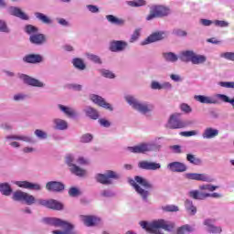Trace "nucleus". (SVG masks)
I'll use <instances>...</instances> for the list:
<instances>
[{
  "label": "nucleus",
  "instance_id": "33",
  "mask_svg": "<svg viewBox=\"0 0 234 234\" xmlns=\"http://www.w3.org/2000/svg\"><path fill=\"white\" fill-rule=\"evenodd\" d=\"M185 209L186 210L188 215H191V217L197 215V207L193 204V200L191 199H186Z\"/></svg>",
  "mask_w": 234,
  "mask_h": 234
},
{
  "label": "nucleus",
  "instance_id": "5",
  "mask_svg": "<svg viewBox=\"0 0 234 234\" xmlns=\"http://www.w3.org/2000/svg\"><path fill=\"white\" fill-rule=\"evenodd\" d=\"M124 99L130 107H132V109L137 111V112H141V114H147L148 112H152V111L154 110V105L147 101H140L133 95H127L124 97Z\"/></svg>",
  "mask_w": 234,
  "mask_h": 234
},
{
  "label": "nucleus",
  "instance_id": "12",
  "mask_svg": "<svg viewBox=\"0 0 234 234\" xmlns=\"http://www.w3.org/2000/svg\"><path fill=\"white\" fill-rule=\"evenodd\" d=\"M74 162H76V158H74V155L69 154L66 156V164L67 165H69V171L73 175H76V176H85V175H87V170L76 165Z\"/></svg>",
  "mask_w": 234,
  "mask_h": 234
},
{
  "label": "nucleus",
  "instance_id": "25",
  "mask_svg": "<svg viewBox=\"0 0 234 234\" xmlns=\"http://www.w3.org/2000/svg\"><path fill=\"white\" fill-rule=\"evenodd\" d=\"M220 134V131L214 127H207L204 129L202 133L203 140H213V138H217Z\"/></svg>",
  "mask_w": 234,
  "mask_h": 234
},
{
  "label": "nucleus",
  "instance_id": "4",
  "mask_svg": "<svg viewBox=\"0 0 234 234\" xmlns=\"http://www.w3.org/2000/svg\"><path fill=\"white\" fill-rule=\"evenodd\" d=\"M129 184L133 186L137 194L141 196L144 202H148L149 191L145 189H153L154 186L147 180L140 176H136L134 179H130Z\"/></svg>",
  "mask_w": 234,
  "mask_h": 234
},
{
  "label": "nucleus",
  "instance_id": "57",
  "mask_svg": "<svg viewBox=\"0 0 234 234\" xmlns=\"http://www.w3.org/2000/svg\"><path fill=\"white\" fill-rule=\"evenodd\" d=\"M86 8L90 14H100V7H98V5H86Z\"/></svg>",
  "mask_w": 234,
  "mask_h": 234
},
{
  "label": "nucleus",
  "instance_id": "29",
  "mask_svg": "<svg viewBox=\"0 0 234 234\" xmlns=\"http://www.w3.org/2000/svg\"><path fill=\"white\" fill-rule=\"evenodd\" d=\"M29 41L33 45H45L47 43V37L41 33H37L29 37Z\"/></svg>",
  "mask_w": 234,
  "mask_h": 234
},
{
  "label": "nucleus",
  "instance_id": "7",
  "mask_svg": "<svg viewBox=\"0 0 234 234\" xmlns=\"http://www.w3.org/2000/svg\"><path fill=\"white\" fill-rule=\"evenodd\" d=\"M120 174L108 170L105 174H97L95 176V180L99 184H102V186H111L112 185V180H120Z\"/></svg>",
  "mask_w": 234,
  "mask_h": 234
},
{
  "label": "nucleus",
  "instance_id": "47",
  "mask_svg": "<svg viewBox=\"0 0 234 234\" xmlns=\"http://www.w3.org/2000/svg\"><path fill=\"white\" fill-rule=\"evenodd\" d=\"M162 209L167 213H176L177 211H180V208L176 205L163 206Z\"/></svg>",
  "mask_w": 234,
  "mask_h": 234
},
{
  "label": "nucleus",
  "instance_id": "56",
  "mask_svg": "<svg viewBox=\"0 0 234 234\" xmlns=\"http://www.w3.org/2000/svg\"><path fill=\"white\" fill-rule=\"evenodd\" d=\"M98 122L100 123L101 127H105L106 129H109V127H111V121L105 118L99 119Z\"/></svg>",
  "mask_w": 234,
  "mask_h": 234
},
{
  "label": "nucleus",
  "instance_id": "36",
  "mask_svg": "<svg viewBox=\"0 0 234 234\" xmlns=\"http://www.w3.org/2000/svg\"><path fill=\"white\" fill-rule=\"evenodd\" d=\"M163 58L165 61H167L168 63H176V61H178V55L174 52H165L163 53Z\"/></svg>",
  "mask_w": 234,
  "mask_h": 234
},
{
  "label": "nucleus",
  "instance_id": "21",
  "mask_svg": "<svg viewBox=\"0 0 234 234\" xmlns=\"http://www.w3.org/2000/svg\"><path fill=\"white\" fill-rule=\"evenodd\" d=\"M7 12H8V14H10V16L18 17V19H22L23 21H28V19H30L28 15H27L25 12H23L21 10V8H19V7L10 6L7 8Z\"/></svg>",
  "mask_w": 234,
  "mask_h": 234
},
{
  "label": "nucleus",
  "instance_id": "59",
  "mask_svg": "<svg viewBox=\"0 0 234 234\" xmlns=\"http://www.w3.org/2000/svg\"><path fill=\"white\" fill-rule=\"evenodd\" d=\"M220 58H224L229 61H234V52H225L220 55Z\"/></svg>",
  "mask_w": 234,
  "mask_h": 234
},
{
  "label": "nucleus",
  "instance_id": "24",
  "mask_svg": "<svg viewBox=\"0 0 234 234\" xmlns=\"http://www.w3.org/2000/svg\"><path fill=\"white\" fill-rule=\"evenodd\" d=\"M23 61H25V63L37 65V63H43V61H45V58L39 54H28L23 58Z\"/></svg>",
  "mask_w": 234,
  "mask_h": 234
},
{
  "label": "nucleus",
  "instance_id": "58",
  "mask_svg": "<svg viewBox=\"0 0 234 234\" xmlns=\"http://www.w3.org/2000/svg\"><path fill=\"white\" fill-rule=\"evenodd\" d=\"M216 97L220 100V101H223L224 103H230L231 104V99L228 97V95L225 94H217Z\"/></svg>",
  "mask_w": 234,
  "mask_h": 234
},
{
  "label": "nucleus",
  "instance_id": "3",
  "mask_svg": "<svg viewBox=\"0 0 234 234\" xmlns=\"http://www.w3.org/2000/svg\"><path fill=\"white\" fill-rule=\"evenodd\" d=\"M42 222L48 226H53V228H62V230H53L52 234H80L75 229L74 224L58 218H43Z\"/></svg>",
  "mask_w": 234,
  "mask_h": 234
},
{
  "label": "nucleus",
  "instance_id": "53",
  "mask_svg": "<svg viewBox=\"0 0 234 234\" xmlns=\"http://www.w3.org/2000/svg\"><path fill=\"white\" fill-rule=\"evenodd\" d=\"M94 136L90 133H85L80 137V142L82 144H90V141L93 140Z\"/></svg>",
  "mask_w": 234,
  "mask_h": 234
},
{
  "label": "nucleus",
  "instance_id": "63",
  "mask_svg": "<svg viewBox=\"0 0 234 234\" xmlns=\"http://www.w3.org/2000/svg\"><path fill=\"white\" fill-rule=\"evenodd\" d=\"M199 23L203 27H211V25L215 24V21L209 20V19H206V18H202V19L199 20Z\"/></svg>",
  "mask_w": 234,
  "mask_h": 234
},
{
  "label": "nucleus",
  "instance_id": "43",
  "mask_svg": "<svg viewBox=\"0 0 234 234\" xmlns=\"http://www.w3.org/2000/svg\"><path fill=\"white\" fill-rule=\"evenodd\" d=\"M72 64L73 67H75V69H78L79 70H85L86 69L85 63L81 58H73Z\"/></svg>",
  "mask_w": 234,
  "mask_h": 234
},
{
  "label": "nucleus",
  "instance_id": "62",
  "mask_svg": "<svg viewBox=\"0 0 234 234\" xmlns=\"http://www.w3.org/2000/svg\"><path fill=\"white\" fill-rule=\"evenodd\" d=\"M173 34L174 36H177L178 37H186V36H187V32L182 29H174Z\"/></svg>",
  "mask_w": 234,
  "mask_h": 234
},
{
  "label": "nucleus",
  "instance_id": "8",
  "mask_svg": "<svg viewBox=\"0 0 234 234\" xmlns=\"http://www.w3.org/2000/svg\"><path fill=\"white\" fill-rule=\"evenodd\" d=\"M154 149H156V144L153 143H142L134 146H127L125 151L133 154H145V153H151Z\"/></svg>",
  "mask_w": 234,
  "mask_h": 234
},
{
  "label": "nucleus",
  "instance_id": "34",
  "mask_svg": "<svg viewBox=\"0 0 234 234\" xmlns=\"http://www.w3.org/2000/svg\"><path fill=\"white\" fill-rule=\"evenodd\" d=\"M0 193L4 195V197H10L14 190L12 189V186L8 183H0Z\"/></svg>",
  "mask_w": 234,
  "mask_h": 234
},
{
  "label": "nucleus",
  "instance_id": "48",
  "mask_svg": "<svg viewBox=\"0 0 234 234\" xmlns=\"http://www.w3.org/2000/svg\"><path fill=\"white\" fill-rule=\"evenodd\" d=\"M34 133L38 140H47V138H48V134L43 130L37 129L35 130Z\"/></svg>",
  "mask_w": 234,
  "mask_h": 234
},
{
  "label": "nucleus",
  "instance_id": "44",
  "mask_svg": "<svg viewBox=\"0 0 234 234\" xmlns=\"http://www.w3.org/2000/svg\"><path fill=\"white\" fill-rule=\"evenodd\" d=\"M99 72L103 78H107L108 80H114L116 78V75L112 71L106 69H101Z\"/></svg>",
  "mask_w": 234,
  "mask_h": 234
},
{
  "label": "nucleus",
  "instance_id": "38",
  "mask_svg": "<svg viewBox=\"0 0 234 234\" xmlns=\"http://www.w3.org/2000/svg\"><path fill=\"white\" fill-rule=\"evenodd\" d=\"M193 231H195V227L189 224L183 225L176 229L177 234L193 233Z\"/></svg>",
  "mask_w": 234,
  "mask_h": 234
},
{
  "label": "nucleus",
  "instance_id": "50",
  "mask_svg": "<svg viewBox=\"0 0 234 234\" xmlns=\"http://www.w3.org/2000/svg\"><path fill=\"white\" fill-rule=\"evenodd\" d=\"M0 32H3L4 34H10V28L8 27L6 21L1 20V19H0Z\"/></svg>",
  "mask_w": 234,
  "mask_h": 234
},
{
  "label": "nucleus",
  "instance_id": "9",
  "mask_svg": "<svg viewBox=\"0 0 234 234\" xmlns=\"http://www.w3.org/2000/svg\"><path fill=\"white\" fill-rule=\"evenodd\" d=\"M154 149H156V144L153 143H142L134 146H127L125 151L133 154H145V153H151Z\"/></svg>",
  "mask_w": 234,
  "mask_h": 234
},
{
  "label": "nucleus",
  "instance_id": "54",
  "mask_svg": "<svg viewBox=\"0 0 234 234\" xmlns=\"http://www.w3.org/2000/svg\"><path fill=\"white\" fill-rule=\"evenodd\" d=\"M140 29H135L133 31V33L132 34L131 37H130V43H135V41H138L139 37H140Z\"/></svg>",
  "mask_w": 234,
  "mask_h": 234
},
{
  "label": "nucleus",
  "instance_id": "11",
  "mask_svg": "<svg viewBox=\"0 0 234 234\" xmlns=\"http://www.w3.org/2000/svg\"><path fill=\"white\" fill-rule=\"evenodd\" d=\"M180 113H173L170 115L166 127L167 129H184L189 125L186 122L180 120Z\"/></svg>",
  "mask_w": 234,
  "mask_h": 234
},
{
  "label": "nucleus",
  "instance_id": "52",
  "mask_svg": "<svg viewBox=\"0 0 234 234\" xmlns=\"http://www.w3.org/2000/svg\"><path fill=\"white\" fill-rule=\"evenodd\" d=\"M180 110L182 112H185V114H191V112H193V109L187 103L180 104Z\"/></svg>",
  "mask_w": 234,
  "mask_h": 234
},
{
  "label": "nucleus",
  "instance_id": "39",
  "mask_svg": "<svg viewBox=\"0 0 234 234\" xmlns=\"http://www.w3.org/2000/svg\"><path fill=\"white\" fill-rule=\"evenodd\" d=\"M35 17L38 19V21H41V23H44V25H52V19L43 13H35Z\"/></svg>",
  "mask_w": 234,
  "mask_h": 234
},
{
  "label": "nucleus",
  "instance_id": "28",
  "mask_svg": "<svg viewBox=\"0 0 234 234\" xmlns=\"http://www.w3.org/2000/svg\"><path fill=\"white\" fill-rule=\"evenodd\" d=\"M58 109L60 111V112H63L65 116H68V118H78V112H76V110L70 106L58 104Z\"/></svg>",
  "mask_w": 234,
  "mask_h": 234
},
{
  "label": "nucleus",
  "instance_id": "49",
  "mask_svg": "<svg viewBox=\"0 0 234 234\" xmlns=\"http://www.w3.org/2000/svg\"><path fill=\"white\" fill-rule=\"evenodd\" d=\"M86 56L90 61H92L93 63H96L97 65H101V58H100V56L90 54V53H88Z\"/></svg>",
  "mask_w": 234,
  "mask_h": 234
},
{
  "label": "nucleus",
  "instance_id": "20",
  "mask_svg": "<svg viewBox=\"0 0 234 234\" xmlns=\"http://www.w3.org/2000/svg\"><path fill=\"white\" fill-rule=\"evenodd\" d=\"M80 220L83 222L84 225L87 226V228H92L94 226H98L101 222V218L98 216H80Z\"/></svg>",
  "mask_w": 234,
  "mask_h": 234
},
{
  "label": "nucleus",
  "instance_id": "14",
  "mask_svg": "<svg viewBox=\"0 0 234 234\" xmlns=\"http://www.w3.org/2000/svg\"><path fill=\"white\" fill-rule=\"evenodd\" d=\"M18 78L26 83V85H30L31 87H38V89H43L45 87V84L43 81L34 79L28 75L19 73Z\"/></svg>",
  "mask_w": 234,
  "mask_h": 234
},
{
  "label": "nucleus",
  "instance_id": "37",
  "mask_svg": "<svg viewBox=\"0 0 234 234\" xmlns=\"http://www.w3.org/2000/svg\"><path fill=\"white\" fill-rule=\"evenodd\" d=\"M207 61V57L206 55H200L195 53L194 58L192 59V64L193 65H204Z\"/></svg>",
  "mask_w": 234,
  "mask_h": 234
},
{
  "label": "nucleus",
  "instance_id": "23",
  "mask_svg": "<svg viewBox=\"0 0 234 234\" xmlns=\"http://www.w3.org/2000/svg\"><path fill=\"white\" fill-rule=\"evenodd\" d=\"M16 186L23 189H30L31 191H41V185L37 183H30L28 181H16Z\"/></svg>",
  "mask_w": 234,
  "mask_h": 234
},
{
  "label": "nucleus",
  "instance_id": "15",
  "mask_svg": "<svg viewBox=\"0 0 234 234\" xmlns=\"http://www.w3.org/2000/svg\"><path fill=\"white\" fill-rule=\"evenodd\" d=\"M186 177L188 180H197V182H207L208 184H211V182H215V178L211 177L207 174L187 173L186 174Z\"/></svg>",
  "mask_w": 234,
  "mask_h": 234
},
{
  "label": "nucleus",
  "instance_id": "13",
  "mask_svg": "<svg viewBox=\"0 0 234 234\" xmlns=\"http://www.w3.org/2000/svg\"><path fill=\"white\" fill-rule=\"evenodd\" d=\"M215 222H217V219L211 218H207L203 220L204 229L207 231V233H210V234L222 233V227L216 226Z\"/></svg>",
  "mask_w": 234,
  "mask_h": 234
},
{
  "label": "nucleus",
  "instance_id": "19",
  "mask_svg": "<svg viewBox=\"0 0 234 234\" xmlns=\"http://www.w3.org/2000/svg\"><path fill=\"white\" fill-rule=\"evenodd\" d=\"M139 169H144L145 171H158L162 169V165L156 162L140 161L138 163Z\"/></svg>",
  "mask_w": 234,
  "mask_h": 234
},
{
  "label": "nucleus",
  "instance_id": "30",
  "mask_svg": "<svg viewBox=\"0 0 234 234\" xmlns=\"http://www.w3.org/2000/svg\"><path fill=\"white\" fill-rule=\"evenodd\" d=\"M53 124L56 131H67L69 129V122L61 118L53 119Z\"/></svg>",
  "mask_w": 234,
  "mask_h": 234
},
{
  "label": "nucleus",
  "instance_id": "51",
  "mask_svg": "<svg viewBox=\"0 0 234 234\" xmlns=\"http://www.w3.org/2000/svg\"><path fill=\"white\" fill-rule=\"evenodd\" d=\"M214 25L219 28H228V27H229V22L226 20H214Z\"/></svg>",
  "mask_w": 234,
  "mask_h": 234
},
{
  "label": "nucleus",
  "instance_id": "32",
  "mask_svg": "<svg viewBox=\"0 0 234 234\" xmlns=\"http://www.w3.org/2000/svg\"><path fill=\"white\" fill-rule=\"evenodd\" d=\"M194 58H195V51L193 50H185L179 54V58L181 59V61H186V62L190 61V63H192Z\"/></svg>",
  "mask_w": 234,
  "mask_h": 234
},
{
  "label": "nucleus",
  "instance_id": "40",
  "mask_svg": "<svg viewBox=\"0 0 234 234\" xmlns=\"http://www.w3.org/2000/svg\"><path fill=\"white\" fill-rule=\"evenodd\" d=\"M186 160L187 162H189V164H192L193 165H202V160L193 154H187Z\"/></svg>",
  "mask_w": 234,
  "mask_h": 234
},
{
  "label": "nucleus",
  "instance_id": "45",
  "mask_svg": "<svg viewBox=\"0 0 234 234\" xmlns=\"http://www.w3.org/2000/svg\"><path fill=\"white\" fill-rule=\"evenodd\" d=\"M199 189L200 191H209L210 193H213V191H217V189H218V186L206 184L199 186Z\"/></svg>",
  "mask_w": 234,
  "mask_h": 234
},
{
  "label": "nucleus",
  "instance_id": "6",
  "mask_svg": "<svg viewBox=\"0 0 234 234\" xmlns=\"http://www.w3.org/2000/svg\"><path fill=\"white\" fill-rule=\"evenodd\" d=\"M5 140L9 142V145L13 147V149H19L21 147V143L19 142H25L26 144H34V138L29 135L25 134H11L6 135Z\"/></svg>",
  "mask_w": 234,
  "mask_h": 234
},
{
  "label": "nucleus",
  "instance_id": "18",
  "mask_svg": "<svg viewBox=\"0 0 234 234\" xmlns=\"http://www.w3.org/2000/svg\"><path fill=\"white\" fill-rule=\"evenodd\" d=\"M129 44L123 40H112L110 42L109 50L111 52H123Z\"/></svg>",
  "mask_w": 234,
  "mask_h": 234
},
{
  "label": "nucleus",
  "instance_id": "27",
  "mask_svg": "<svg viewBox=\"0 0 234 234\" xmlns=\"http://www.w3.org/2000/svg\"><path fill=\"white\" fill-rule=\"evenodd\" d=\"M194 100L199 103H205L207 105H215L218 103V101L216 97H210L206 95H195Z\"/></svg>",
  "mask_w": 234,
  "mask_h": 234
},
{
  "label": "nucleus",
  "instance_id": "46",
  "mask_svg": "<svg viewBox=\"0 0 234 234\" xmlns=\"http://www.w3.org/2000/svg\"><path fill=\"white\" fill-rule=\"evenodd\" d=\"M25 32L26 34H28V36H35V34H37V32H39V28L32 25H27L25 27Z\"/></svg>",
  "mask_w": 234,
  "mask_h": 234
},
{
  "label": "nucleus",
  "instance_id": "1",
  "mask_svg": "<svg viewBox=\"0 0 234 234\" xmlns=\"http://www.w3.org/2000/svg\"><path fill=\"white\" fill-rule=\"evenodd\" d=\"M15 202H24L27 206H33V204H38L48 209H54L55 211H61L63 205L61 202L55 199H36V197L27 192L21 190L15 191L12 196Z\"/></svg>",
  "mask_w": 234,
  "mask_h": 234
},
{
  "label": "nucleus",
  "instance_id": "17",
  "mask_svg": "<svg viewBox=\"0 0 234 234\" xmlns=\"http://www.w3.org/2000/svg\"><path fill=\"white\" fill-rule=\"evenodd\" d=\"M90 100H91V101L96 105H99V107H102V109H106L107 111H111V112L114 111V108L112 107V105L105 101V99H103V97L101 96L91 94L90 95Z\"/></svg>",
  "mask_w": 234,
  "mask_h": 234
},
{
  "label": "nucleus",
  "instance_id": "22",
  "mask_svg": "<svg viewBox=\"0 0 234 234\" xmlns=\"http://www.w3.org/2000/svg\"><path fill=\"white\" fill-rule=\"evenodd\" d=\"M46 189L53 193H61L65 189V185L59 181H49L46 184Z\"/></svg>",
  "mask_w": 234,
  "mask_h": 234
},
{
  "label": "nucleus",
  "instance_id": "41",
  "mask_svg": "<svg viewBox=\"0 0 234 234\" xmlns=\"http://www.w3.org/2000/svg\"><path fill=\"white\" fill-rule=\"evenodd\" d=\"M126 5H128V6H132V8H138L140 6H145V5H147V1L145 0L127 1Z\"/></svg>",
  "mask_w": 234,
  "mask_h": 234
},
{
  "label": "nucleus",
  "instance_id": "26",
  "mask_svg": "<svg viewBox=\"0 0 234 234\" xmlns=\"http://www.w3.org/2000/svg\"><path fill=\"white\" fill-rule=\"evenodd\" d=\"M167 169L172 173H185V171H187V166L184 163L172 162L167 165Z\"/></svg>",
  "mask_w": 234,
  "mask_h": 234
},
{
  "label": "nucleus",
  "instance_id": "2",
  "mask_svg": "<svg viewBox=\"0 0 234 234\" xmlns=\"http://www.w3.org/2000/svg\"><path fill=\"white\" fill-rule=\"evenodd\" d=\"M139 224L143 229L151 234H164L160 229H165V231L168 232L175 229V222L165 219H158L152 222L141 221Z\"/></svg>",
  "mask_w": 234,
  "mask_h": 234
},
{
  "label": "nucleus",
  "instance_id": "42",
  "mask_svg": "<svg viewBox=\"0 0 234 234\" xmlns=\"http://www.w3.org/2000/svg\"><path fill=\"white\" fill-rule=\"evenodd\" d=\"M106 19H107L108 23H111L112 25H123V23H125V21H123V19L118 18V17L114 16L113 15H107Z\"/></svg>",
  "mask_w": 234,
  "mask_h": 234
},
{
  "label": "nucleus",
  "instance_id": "55",
  "mask_svg": "<svg viewBox=\"0 0 234 234\" xmlns=\"http://www.w3.org/2000/svg\"><path fill=\"white\" fill-rule=\"evenodd\" d=\"M180 135L185 136L186 138H189L190 136H198V131L192 130L188 132H181Z\"/></svg>",
  "mask_w": 234,
  "mask_h": 234
},
{
  "label": "nucleus",
  "instance_id": "35",
  "mask_svg": "<svg viewBox=\"0 0 234 234\" xmlns=\"http://www.w3.org/2000/svg\"><path fill=\"white\" fill-rule=\"evenodd\" d=\"M188 197L194 200H206V192H200L198 190H191L188 192Z\"/></svg>",
  "mask_w": 234,
  "mask_h": 234
},
{
  "label": "nucleus",
  "instance_id": "10",
  "mask_svg": "<svg viewBox=\"0 0 234 234\" xmlns=\"http://www.w3.org/2000/svg\"><path fill=\"white\" fill-rule=\"evenodd\" d=\"M171 14V9L164 5H153L150 7V13L146 16V21H153L156 17H165Z\"/></svg>",
  "mask_w": 234,
  "mask_h": 234
},
{
  "label": "nucleus",
  "instance_id": "60",
  "mask_svg": "<svg viewBox=\"0 0 234 234\" xmlns=\"http://www.w3.org/2000/svg\"><path fill=\"white\" fill-rule=\"evenodd\" d=\"M150 87L153 90H162V83L156 80H153Z\"/></svg>",
  "mask_w": 234,
  "mask_h": 234
},
{
  "label": "nucleus",
  "instance_id": "64",
  "mask_svg": "<svg viewBox=\"0 0 234 234\" xmlns=\"http://www.w3.org/2000/svg\"><path fill=\"white\" fill-rule=\"evenodd\" d=\"M69 197H79L80 195V189H78L77 187H71L69 190Z\"/></svg>",
  "mask_w": 234,
  "mask_h": 234
},
{
  "label": "nucleus",
  "instance_id": "31",
  "mask_svg": "<svg viewBox=\"0 0 234 234\" xmlns=\"http://www.w3.org/2000/svg\"><path fill=\"white\" fill-rule=\"evenodd\" d=\"M83 112H85L86 116H88V118H90V120H98V118H100V113L98 112V110L90 106H86L83 110Z\"/></svg>",
  "mask_w": 234,
  "mask_h": 234
},
{
  "label": "nucleus",
  "instance_id": "16",
  "mask_svg": "<svg viewBox=\"0 0 234 234\" xmlns=\"http://www.w3.org/2000/svg\"><path fill=\"white\" fill-rule=\"evenodd\" d=\"M165 37H167V33L164 31L155 32L142 41L141 45L144 47L145 45H149L150 43H156V41H162V39H165Z\"/></svg>",
  "mask_w": 234,
  "mask_h": 234
},
{
  "label": "nucleus",
  "instance_id": "61",
  "mask_svg": "<svg viewBox=\"0 0 234 234\" xmlns=\"http://www.w3.org/2000/svg\"><path fill=\"white\" fill-rule=\"evenodd\" d=\"M220 87H224L225 89H234L233 81H221L218 83Z\"/></svg>",
  "mask_w": 234,
  "mask_h": 234
}]
</instances>
